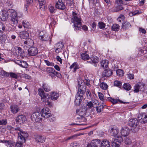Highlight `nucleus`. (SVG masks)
Listing matches in <instances>:
<instances>
[{
	"instance_id": "nucleus-8",
	"label": "nucleus",
	"mask_w": 147,
	"mask_h": 147,
	"mask_svg": "<svg viewBox=\"0 0 147 147\" xmlns=\"http://www.w3.org/2000/svg\"><path fill=\"white\" fill-rule=\"evenodd\" d=\"M18 139H20V140L22 141L23 142H25V138H28V135L27 132L21 131V132L20 133L18 132Z\"/></svg>"
},
{
	"instance_id": "nucleus-53",
	"label": "nucleus",
	"mask_w": 147,
	"mask_h": 147,
	"mask_svg": "<svg viewBox=\"0 0 147 147\" xmlns=\"http://www.w3.org/2000/svg\"><path fill=\"white\" fill-rule=\"evenodd\" d=\"M5 27L4 24L0 22V32L5 30Z\"/></svg>"
},
{
	"instance_id": "nucleus-36",
	"label": "nucleus",
	"mask_w": 147,
	"mask_h": 147,
	"mask_svg": "<svg viewBox=\"0 0 147 147\" xmlns=\"http://www.w3.org/2000/svg\"><path fill=\"white\" fill-rule=\"evenodd\" d=\"M38 1L39 4L40 8L44 9L45 8V0H35Z\"/></svg>"
},
{
	"instance_id": "nucleus-59",
	"label": "nucleus",
	"mask_w": 147,
	"mask_h": 147,
	"mask_svg": "<svg viewBox=\"0 0 147 147\" xmlns=\"http://www.w3.org/2000/svg\"><path fill=\"white\" fill-rule=\"evenodd\" d=\"M86 95L88 99H90L91 98L92 96L91 93L89 90H88L86 92Z\"/></svg>"
},
{
	"instance_id": "nucleus-46",
	"label": "nucleus",
	"mask_w": 147,
	"mask_h": 147,
	"mask_svg": "<svg viewBox=\"0 0 147 147\" xmlns=\"http://www.w3.org/2000/svg\"><path fill=\"white\" fill-rule=\"evenodd\" d=\"M117 75L119 77H121L123 76L124 72L121 69H118L116 71Z\"/></svg>"
},
{
	"instance_id": "nucleus-38",
	"label": "nucleus",
	"mask_w": 147,
	"mask_h": 147,
	"mask_svg": "<svg viewBox=\"0 0 147 147\" xmlns=\"http://www.w3.org/2000/svg\"><path fill=\"white\" fill-rule=\"evenodd\" d=\"M49 8L50 12L51 13H55L56 11V8L51 5H50L49 6Z\"/></svg>"
},
{
	"instance_id": "nucleus-49",
	"label": "nucleus",
	"mask_w": 147,
	"mask_h": 147,
	"mask_svg": "<svg viewBox=\"0 0 147 147\" xmlns=\"http://www.w3.org/2000/svg\"><path fill=\"white\" fill-rule=\"evenodd\" d=\"M132 142L131 140V139L129 137H126L125 139V142L126 144H130Z\"/></svg>"
},
{
	"instance_id": "nucleus-48",
	"label": "nucleus",
	"mask_w": 147,
	"mask_h": 147,
	"mask_svg": "<svg viewBox=\"0 0 147 147\" xmlns=\"http://www.w3.org/2000/svg\"><path fill=\"white\" fill-rule=\"evenodd\" d=\"M1 75L5 77L9 76V73L7 72L4 70H2L1 72Z\"/></svg>"
},
{
	"instance_id": "nucleus-20",
	"label": "nucleus",
	"mask_w": 147,
	"mask_h": 147,
	"mask_svg": "<svg viewBox=\"0 0 147 147\" xmlns=\"http://www.w3.org/2000/svg\"><path fill=\"white\" fill-rule=\"evenodd\" d=\"M24 46H26V47H28L32 46L34 43L33 40L30 38L28 39L24 42Z\"/></svg>"
},
{
	"instance_id": "nucleus-63",
	"label": "nucleus",
	"mask_w": 147,
	"mask_h": 147,
	"mask_svg": "<svg viewBox=\"0 0 147 147\" xmlns=\"http://www.w3.org/2000/svg\"><path fill=\"white\" fill-rule=\"evenodd\" d=\"M77 80L78 83H84V80L80 77L78 78Z\"/></svg>"
},
{
	"instance_id": "nucleus-32",
	"label": "nucleus",
	"mask_w": 147,
	"mask_h": 147,
	"mask_svg": "<svg viewBox=\"0 0 147 147\" xmlns=\"http://www.w3.org/2000/svg\"><path fill=\"white\" fill-rule=\"evenodd\" d=\"M101 147H110V143L107 140H104L101 143Z\"/></svg>"
},
{
	"instance_id": "nucleus-34",
	"label": "nucleus",
	"mask_w": 147,
	"mask_h": 147,
	"mask_svg": "<svg viewBox=\"0 0 147 147\" xmlns=\"http://www.w3.org/2000/svg\"><path fill=\"white\" fill-rule=\"evenodd\" d=\"M81 59L84 60H86L89 58V55L86 53H82L81 55Z\"/></svg>"
},
{
	"instance_id": "nucleus-33",
	"label": "nucleus",
	"mask_w": 147,
	"mask_h": 147,
	"mask_svg": "<svg viewBox=\"0 0 147 147\" xmlns=\"http://www.w3.org/2000/svg\"><path fill=\"white\" fill-rule=\"evenodd\" d=\"M35 139L38 142L43 143L45 141V138L44 137L40 136H36Z\"/></svg>"
},
{
	"instance_id": "nucleus-62",
	"label": "nucleus",
	"mask_w": 147,
	"mask_h": 147,
	"mask_svg": "<svg viewBox=\"0 0 147 147\" xmlns=\"http://www.w3.org/2000/svg\"><path fill=\"white\" fill-rule=\"evenodd\" d=\"M87 106L89 108H91L93 107V104L92 102L90 101L88 103Z\"/></svg>"
},
{
	"instance_id": "nucleus-45",
	"label": "nucleus",
	"mask_w": 147,
	"mask_h": 147,
	"mask_svg": "<svg viewBox=\"0 0 147 147\" xmlns=\"http://www.w3.org/2000/svg\"><path fill=\"white\" fill-rule=\"evenodd\" d=\"M99 86L102 89L105 90H106L108 88V86L106 83H100Z\"/></svg>"
},
{
	"instance_id": "nucleus-17",
	"label": "nucleus",
	"mask_w": 147,
	"mask_h": 147,
	"mask_svg": "<svg viewBox=\"0 0 147 147\" xmlns=\"http://www.w3.org/2000/svg\"><path fill=\"white\" fill-rule=\"evenodd\" d=\"M28 54L31 56H35L38 53L37 49L35 47H31L28 50Z\"/></svg>"
},
{
	"instance_id": "nucleus-19",
	"label": "nucleus",
	"mask_w": 147,
	"mask_h": 147,
	"mask_svg": "<svg viewBox=\"0 0 147 147\" xmlns=\"http://www.w3.org/2000/svg\"><path fill=\"white\" fill-rule=\"evenodd\" d=\"M129 128L127 127H124L121 130V133L123 136H125L129 134Z\"/></svg>"
},
{
	"instance_id": "nucleus-54",
	"label": "nucleus",
	"mask_w": 147,
	"mask_h": 147,
	"mask_svg": "<svg viewBox=\"0 0 147 147\" xmlns=\"http://www.w3.org/2000/svg\"><path fill=\"white\" fill-rule=\"evenodd\" d=\"M98 26L100 29L104 28L105 26V24L102 22H99L98 23Z\"/></svg>"
},
{
	"instance_id": "nucleus-13",
	"label": "nucleus",
	"mask_w": 147,
	"mask_h": 147,
	"mask_svg": "<svg viewBox=\"0 0 147 147\" xmlns=\"http://www.w3.org/2000/svg\"><path fill=\"white\" fill-rule=\"evenodd\" d=\"M26 121V117L24 115H20L16 118V121L20 124H23Z\"/></svg>"
},
{
	"instance_id": "nucleus-50",
	"label": "nucleus",
	"mask_w": 147,
	"mask_h": 147,
	"mask_svg": "<svg viewBox=\"0 0 147 147\" xmlns=\"http://www.w3.org/2000/svg\"><path fill=\"white\" fill-rule=\"evenodd\" d=\"M22 25L25 28H28L29 27L30 24L29 22L26 21H23L22 22Z\"/></svg>"
},
{
	"instance_id": "nucleus-24",
	"label": "nucleus",
	"mask_w": 147,
	"mask_h": 147,
	"mask_svg": "<svg viewBox=\"0 0 147 147\" xmlns=\"http://www.w3.org/2000/svg\"><path fill=\"white\" fill-rule=\"evenodd\" d=\"M119 130L115 127L112 128L110 130L111 135L113 136H116L119 133Z\"/></svg>"
},
{
	"instance_id": "nucleus-6",
	"label": "nucleus",
	"mask_w": 147,
	"mask_h": 147,
	"mask_svg": "<svg viewBox=\"0 0 147 147\" xmlns=\"http://www.w3.org/2000/svg\"><path fill=\"white\" fill-rule=\"evenodd\" d=\"M42 115L38 112L34 113L32 115L31 119L34 122H39L42 120Z\"/></svg>"
},
{
	"instance_id": "nucleus-25",
	"label": "nucleus",
	"mask_w": 147,
	"mask_h": 147,
	"mask_svg": "<svg viewBox=\"0 0 147 147\" xmlns=\"http://www.w3.org/2000/svg\"><path fill=\"white\" fill-rule=\"evenodd\" d=\"M112 74V72L110 70H105L103 72L102 76L104 77H109L111 76Z\"/></svg>"
},
{
	"instance_id": "nucleus-23",
	"label": "nucleus",
	"mask_w": 147,
	"mask_h": 147,
	"mask_svg": "<svg viewBox=\"0 0 147 147\" xmlns=\"http://www.w3.org/2000/svg\"><path fill=\"white\" fill-rule=\"evenodd\" d=\"M20 37L22 39H26L29 36V34L26 31H23L20 32Z\"/></svg>"
},
{
	"instance_id": "nucleus-57",
	"label": "nucleus",
	"mask_w": 147,
	"mask_h": 147,
	"mask_svg": "<svg viewBox=\"0 0 147 147\" xmlns=\"http://www.w3.org/2000/svg\"><path fill=\"white\" fill-rule=\"evenodd\" d=\"M98 94L99 97L100 99L102 100H104L103 94L101 92H98Z\"/></svg>"
},
{
	"instance_id": "nucleus-1",
	"label": "nucleus",
	"mask_w": 147,
	"mask_h": 147,
	"mask_svg": "<svg viewBox=\"0 0 147 147\" xmlns=\"http://www.w3.org/2000/svg\"><path fill=\"white\" fill-rule=\"evenodd\" d=\"M78 91L76 95L75 102L76 103L80 104L83 98V96L85 93L86 86V84L83 85V83L78 84Z\"/></svg>"
},
{
	"instance_id": "nucleus-10",
	"label": "nucleus",
	"mask_w": 147,
	"mask_h": 147,
	"mask_svg": "<svg viewBox=\"0 0 147 147\" xmlns=\"http://www.w3.org/2000/svg\"><path fill=\"white\" fill-rule=\"evenodd\" d=\"M138 119L140 122L145 123L147 122V116L144 113L140 114L138 115Z\"/></svg>"
},
{
	"instance_id": "nucleus-52",
	"label": "nucleus",
	"mask_w": 147,
	"mask_h": 147,
	"mask_svg": "<svg viewBox=\"0 0 147 147\" xmlns=\"http://www.w3.org/2000/svg\"><path fill=\"white\" fill-rule=\"evenodd\" d=\"M44 62L48 66H54V63L51 62L47 60H44Z\"/></svg>"
},
{
	"instance_id": "nucleus-61",
	"label": "nucleus",
	"mask_w": 147,
	"mask_h": 147,
	"mask_svg": "<svg viewBox=\"0 0 147 147\" xmlns=\"http://www.w3.org/2000/svg\"><path fill=\"white\" fill-rule=\"evenodd\" d=\"M139 30L140 32L143 34H145L146 33V31L142 28H140Z\"/></svg>"
},
{
	"instance_id": "nucleus-7",
	"label": "nucleus",
	"mask_w": 147,
	"mask_h": 147,
	"mask_svg": "<svg viewBox=\"0 0 147 147\" xmlns=\"http://www.w3.org/2000/svg\"><path fill=\"white\" fill-rule=\"evenodd\" d=\"M123 139L121 136H117L116 139L111 140L112 145L113 147H119V144L123 141Z\"/></svg>"
},
{
	"instance_id": "nucleus-51",
	"label": "nucleus",
	"mask_w": 147,
	"mask_h": 147,
	"mask_svg": "<svg viewBox=\"0 0 147 147\" xmlns=\"http://www.w3.org/2000/svg\"><path fill=\"white\" fill-rule=\"evenodd\" d=\"M78 119H79V121L80 122L85 123L86 121L87 120L84 117H77Z\"/></svg>"
},
{
	"instance_id": "nucleus-14",
	"label": "nucleus",
	"mask_w": 147,
	"mask_h": 147,
	"mask_svg": "<svg viewBox=\"0 0 147 147\" xmlns=\"http://www.w3.org/2000/svg\"><path fill=\"white\" fill-rule=\"evenodd\" d=\"M39 35L40 39L43 41L48 40L50 39L49 36L46 32L42 31L40 32Z\"/></svg>"
},
{
	"instance_id": "nucleus-31",
	"label": "nucleus",
	"mask_w": 147,
	"mask_h": 147,
	"mask_svg": "<svg viewBox=\"0 0 147 147\" xmlns=\"http://www.w3.org/2000/svg\"><path fill=\"white\" fill-rule=\"evenodd\" d=\"M59 96V94L56 92H53L51 93V98L53 100H55L57 99Z\"/></svg>"
},
{
	"instance_id": "nucleus-55",
	"label": "nucleus",
	"mask_w": 147,
	"mask_h": 147,
	"mask_svg": "<svg viewBox=\"0 0 147 147\" xmlns=\"http://www.w3.org/2000/svg\"><path fill=\"white\" fill-rule=\"evenodd\" d=\"M0 142L2 143L5 144L8 147L9 146L8 145H9L11 143L9 141V140H0Z\"/></svg>"
},
{
	"instance_id": "nucleus-37",
	"label": "nucleus",
	"mask_w": 147,
	"mask_h": 147,
	"mask_svg": "<svg viewBox=\"0 0 147 147\" xmlns=\"http://www.w3.org/2000/svg\"><path fill=\"white\" fill-rule=\"evenodd\" d=\"M25 142H23L22 141L20 140V139H18V141L15 144V147H22L23 144Z\"/></svg>"
},
{
	"instance_id": "nucleus-2",
	"label": "nucleus",
	"mask_w": 147,
	"mask_h": 147,
	"mask_svg": "<svg viewBox=\"0 0 147 147\" xmlns=\"http://www.w3.org/2000/svg\"><path fill=\"white\" fill-rule=\"evenodd\" d=\"M71 22L74 24L75 27V30L76 31L80 30L82 27L81 19L78 16L77 14L74 12H72V17L71 18Z\"/></svg>"
},
{
	"instance_id": "nucleus-44",
	"label": "nucleus",
	"mask_w": 147,
	"mask_h": 147,
	"mask_svg": "<svg viewBox=\"0 0 147 147\" xmlns=\"http://www.w3.org/2000/svg\"><path fill=\"white\" fill-rule=\"evenodd\" d=\"M104 107L102 105H100L99 106L96 107V108L97 113H100L101 112L103 111Z\"/></svg>"
},
{
	"instance_id": "nucleus-30",
	"label": "nucleus",
	"mask_w": 147,
	"mask_h": 147,
	"mask_svg": "<svg viewBox=\"0 0 147 147\" xmlns=\"http://www.w3.org/2000/svg\"><path fill=\"white\" fill-rule=\"evenodd\" d=\"M131 27V26L129 22H125L122 24V28L123 29L127 30L130 28Z\"/></svg>"
},
{
	"instance_id": "nucleus-11",
	"label": "nucleus",
	"mask_w": 147,
	"mask_h": 147,
	"mask_svg": "<svg viewBox=\"0 0 147 147\" xmlns=\"http://www.w3.org/2000/svg\"><path fill=\"white\" fill-rule=\"evenodd\" d=\"M14 54L17 57H23L24 52L20 47H16L13 49Z\"/></svg>"
},
{
	"instance_id": "nucleus-5",
	"label": "nucleus",
	"mask_w": 147,
	"mask_h": 147,
	"mask_svg": "<svg viewBox=\"0 0 147 147\" xmlns=\"http://www.w3.org/2000/svg\"><path fill=\"white\" fill-rule=\"evenodd\" d=\"M139 122L136 118L131 119L128 122L129 126L132 127L131 129L134 130V132H136L138 130V125Z\"/></svg>"
},
{
	"instance_id": "nucleus-40",
	"label": "nucleus",
	"mask_w": 147,
	"mask_h": 147,
	"mask_svg": "<svg viewBox=\"0 0 147 147\" xmlns=\"http://www.w3.org/2000/svg\"><path fill=\"white\" fill-rule=\"evenodd\" d=\"M92 62L94 64V66L96 67V63H97L98 61V58L96 57H93L91 58Z\"/></svg>"
},
{
	"instance_id": "nucleus-16",
	"label": "nucleus",
	"mask_w": 147,
	"mask_h": 147,
	"mask_svg": "<svg viewBox=\"0 0 147 147\" xmlns=\"http://www.w3.org/2000/svg\"><path fill=\"white\" fill-rule=\"evenodd\" d=\"M9 14L8 11V12L6 11L3 10L2 11L0 14V18L2 21H5L8 18V15Z\"/></svg>"
},
{
	"instance_id": "nucleus-18",
	"label": "nucleus",
	"mask_w": 147,
	"mask_h": 147,
	"mask_svg": "<svg viewBox=\"0 0 147 147\" xmlns=\"http://www.w3.org/2000/svg\"><path fill=\"white\" fill-rule=\"evenodd\" d=\"M55 6L56 8L61 10H63L65 8V7L62 2V0H58Z\"/></svg>"
},
{
	"instance_id": "nucleus-60",
	"label": "nucleus",
	"mask_w": 147,
	"mask_h": 147,
	"mask_svg": "<svg viewBox=\"0 0 147 147\" xmlns=\"http://www.w3.org/2000/svg\"><path fill=\"white\" fill-rule=\"evenodd\" d=\"M127 78L130 79H133L134 78V74L129 73L127 74Z\"/></svg>"
},
{
	"instance_id": "nucleus-42",
	"label": "nucleus",
	"mask_w": 147,
	"mask_h": 147,
	"mask_svg": "<svg viewBox=\"0 0 147 147\" xmlns=\"http://www.w3.org/2000/svg\"><path fill=\"white\" fill-rule=\"evenodd\" d=\"M67 5L69 6L73 7L74 6V0H65Z\"/></svg>"
},
{
	"instance_id": "nucleus-15",
	"label": "nucleus",
	"mask_w": 147,
	"mask_h": 147,
	"mask_svg": "<svg viewBox=\"0 0 147 147\" xmlns=\"http://www.w3.org/2000/svg\"><path fill=\"white\" fill-rule=\"evenodd\" d=\"M55 47L56 48L55 51L56 53H59V52H61L64 47L63 43L59 42L55 44Z\"/></svg>"
},
{
	"instance_id": "nucleus-41",
	"label": "nucleus",
	"mask_w": 147,
	"mask_h": 147,
	"mask_svg": "<svg viewBox=\"0 0 147 147\" xmlns=\"http://www.w3.org/2000/svg\"><path fill=\"white\" fill-rule=\"evenodd\" d=\"M123 87L125 90H129L131 88V86L129 83H124L123 85Z\"/></svg>"
},
{
	"instance_id": "nucleus-47",
	"label": "nucleus",
	"mask_w": 147,
	"mask_h": 147,
	"mask_svg": "<svg viewBox=\"0 0 147 147\" xmlns=\"http://www.w3.org/2000/svg\"><path fill=\"white\" fill-rule=\"evenodd\" d=\"M9 77L11 78L17 79L18 78V75L17 74L13 72H10L9 73Z\"/></svg>"
},
{
	"instance_id": "nucleus-64",
	"label": "nucleus",
	"mask_w": 147,
	"mask_h": 147,
	"mask_svg": "<svg viewBox=\"0 0 147 147\" xmlns=\"http://www.w3.org/2000/svg\"><path fill=\"white\" fill-rule=\"evenodd\" d=\"M24 77L26 79H31V76L27 74H24Z\"/></svg>"
},
{
	"instance_id": "nucleus-21",
	"label": "nucleus",
	"mask_w": 147,
	"mask_h": 147,
	"mask_svg": "<svg viewBox=\"0 0 147 147\" xmlns=\"http://www.w3.org/2000/svg\"><path fill=\"white\" fill-rule=\"evenodd\" d=\"M86 111L85 109H82L77 110L76 113L79 115L80 117H84L86 115Z\"/></svg>"
},
{
	"instance_id": "nucleus-26",
	"label": "nucleus",
	"mask_w": 147,
	"mask_h": 147,
	"mask_svg": "<svg viewBox=\"0 0 147 147\" xmlns=\"http://www.w3.org/2000/svg\"><path fill=\"white\" fill-rule=\"evenodd\" d=\"M144 84L141 85H140L138 84H136L134 86V92H138L139 91L140 89V90L141 91V89L144 88Z\"/></svg>"
},
{
	"instance_id": "nucleus-39",
	"label": "nucleus",
	"mask_w": 147,
	"mask_h": 147,
	"mask_svg": "<svg viewBox=\"0 0 147 147\" xmlns=\"http://www.w3.org/2000/svg\"><path fill=\"white\" fill-rule=\"evenodd\" d=\"M46 71L47 73H51L53 74L55 73V71L54 68L50 67H47Z\"/></svg>"
},
{
	"instance_id": "nucleus-27",
	"label": "nucleus",
	"mask_w": 147,
	"mask_h": 147,
	"mask_svg": "<svg viewBox=\"0 0 147 147\" xmlns=\"http://www.w3.org/2000/svg\"><path fill=\"white\" fill-rule=\"evenodd\" d=\"M16 63L23 68H26L28 67V64L25 61H20L18 60Z\"/></svg>"
},
{
	"instance_id": "nucleus-56",
	"label": "nucleus",
	"mask_w": 147,
	"mask_h": 147,
	"mask_svg": "<svg viewBox=\"0 0 147 147\" xmlns=\"http://www.w3.org/2000/svg\"><path fill=\"white\" fill-rule=\"evenodd\" d=\"M7 123V119H3L0 120V125H5Z\"/></svg>"
},
{
	"instance_id": "nucleus-28",
	"label": "nucleus",
	"mask_w": 147,
	"mask_h": 147,
	"mask_svg": "<svg viewBox=\"0 0 147 147\" xmlns=\"http://www.w3.org/2000/svg\"><path fill=\"white\" fill-rule=\"evenodd\" d=\"M124 9L123 7L121 5H118L113 7L111 9V11L113 12H118Z\"/></svg>"
},
{
	"instance_id": "nucleus-4",
	"label": "nucleus",
	"mask_w": 147,
	"mask_h": 147,
	"mask_svg": "<svg viewBox=\"0 0 147 147\" xmlns=\"http://www.w3.org/2000/svg\"><path fill=\"white\" fill-rule=\"evenodd\" d=\"M8 12L11 16V23L12 25L16 26L18 22L17 12L12 9H9Z\"/></svg>"
},
{
	"instance_id": "nucleus-9",
	"label": "nucleus",
	"mask_w": 147,
	"mask_h": 147,
	"mask_svg": "<svg viewBox=\"0 0 147 147\" xmlns=\"http://www.w3.org/2000/svg\"><path fill=\"white\" fill-rule=\"evenodd\" d=\"M42 116L45 118H47L51 116V111L49 108L47 107L43 108L42 110Z\"/></svg>"
},
{
	"instance_id": "nucleus-35",
	"label": "nucleus",
	"mask_w": 147,
	"mask_h": 147,
	"mask_svg": "<svg viewBox=\"0 0 147 147\" xmlns=\"http://www.w3.org/2000/svg\"><path fill=\"white\" fill-rule=\"evenodd\" d=\"M119 28L120 26L118 24H114L111 27V29L114 31H118L119 30Z\"/></svg>"
},
{
	"instance_id": "nucleus-29",
	"label": "nucleus",
	"mask_w": 147,
	"mask_h": 147,
	"mask_svg": "<svg viewBox=\"0 0 147 147\" xmlns=\"http://www.w3.org/2000/svg\"><path fill=\"white\" fill-rule=\"evenodd\" d=\"M109 61L107 60H103L101 62V67L104 68H107L108 66Z\"/></svg>"
},
{
	"instance_id": "nucleus-22",
	"label": "nucleus",
	"mask_w": 147,
	"mask_h": 147,
	"mask_svg": "<svg viewBox=\"0 0 147 147\" xmlns=\"http://www.w3.org/2000/svg\"><path fill=\"white\" fill-rule=\"evenodd\" d=\"M10 109L11 112L13 114L17 113L20 110L18 106L15 105H11Z\"/></svg>"
},
{
	"instance_id": "nucleus-3",
	"label": "nucleus",
	"mask_w": 147,
	"mask_h": 147,
	"mask_svg": "<svg viewBox=\"0 0 147 147\" xmlns=\"http://www.w3.org/2000/svg\"><path fill=\"white\" fill-rule=\"evenodd\" d=\"M38 94L41 97V100L44 102H47V105H48L50 107L52 106V102L49 101L50 96L47 94H45L43 90L40 88L38 89Z\"/></svg>"
},
{
	"instance_id": "nucleus-43",
	"label": "nucleus",
	"mask_w": 147,
	"mask_h": 147,
	"mask_svg": "<svg viewBox=\"0 0 147 147\" xmlns=\"http://www.w3.org/2000/svg\"><path fill=\"white\" fill-rule=\"evenodd\" d=\"M42 87L44 90L46 92H48L51 90L50 87L46 83L43 84Z\"/></svg>"
},
{
	"instance_id": "nucleus-58",
	"label": "nucleus",
	"mask_w": 147,
	"mask_h": 147,
	"mask_svg": "<svg viewBox=\"0 0 147 147\" xmlns=\"http://www.w3.org/2000/svg\"><path fill=\"white\" fill-rule=\"evenodd\" d=\"M53 76H51L52 77L53 76L55 77V76H56L57 77L59 78H61L62 77V76L61 74L59 73L57 71H55V73L53 74Z\"/></svg>"
},
{
	"instance_id": "nucleus-12",
	"label": "nucleus",
	"mask_w": 147,
	"mask_h": 147,
	"mask_svg": "<svg viewBox=\"0 0 147 147\" xmlns=\"http://www.w3.org/2000/svg\"><path fill=\"white\" fill-rule=\"evenodd\" d=\"M100 141L99 140L95 139L92 141L90 143L88 144L87 147H97L99 144H100Z\"/></svg>"
}]
</instances>
